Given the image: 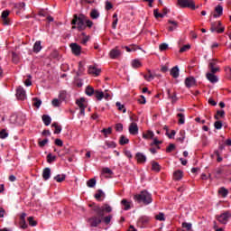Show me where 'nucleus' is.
<instances>
[{"label":"nucleus","instance_id":"f257e3e1","mask_svg":"<svg viewBox=\"0 0 231 231\" xmlns=\"http://www.w3.org/2000/svg\"><path fill=\"white\" fill-rule=\"evenodd\" d=\"M93 212H95L97 216L88 218L87 221L89 224V226L97 228V226L102 223V217H104L105 212H106V214L113 212V208H111L109 204H104L101 207L94 206Z\"/></svg>","mask_w":231,"mask_h":231},{"label":"nucleus","instance_id":"f03ea898","mask_svg":"<svg viewBox=\"0 0 231 231\" xmlns=\"http://www.w3.org/2000/svg\"><path fill=\"white\" fill-rule=\"evenodd\" d=\"M71 24H77L79 32H84L86 28H93V21L88 19V16L83 14H74Z\"/></svg>","mask_w":231,"mask_h":231},{"label":"nucleus","instance_id":"7ed1b4c3","mask_svg":"<svg viewBox=\"0 0 231 231\" xmlns=\"http://www.w3.org/2000/svg\"><path fill=\"white\" fill-rule=\"evenodd\" d=\"M134 201H137V203H143L144 205H150V203H152V195L149 193L147 190H142L140 194H136L134 196Z\"/></svg>","mask_w":231,"mask_h":231},{"label":"nucleus","instance_id":"20e7f679","mask_svg":"<svg viewBox=\"0 0 231 231\" xmlns=\"http://www.w3.org/2000/svg\"><path fill=\"white\" fill-rule=\"evenodd\" d=\"M177 5L180 8H190L191 10H196L194 0H178Z\"/></svg>","mask_w":231,"mask_h":231},{"label":"nucleus","instance_id":"39448f33","mask_svg":"<svg viewBox=\"0 0 231 231\" xmlns=\"http://www.w3.org/2000/svg\"><path fill=\"white\" fill-rule=\"evenodd\" d=\"M216 217L219 223H221L222 225H226V223H228V219H230L231 217V213L230 211H226L221 215L217 216Z\"/></svg>","mask_w":231,"mask_h":231},{"label":"nucleus","instance_id":"423d86ee","mask_svg":"<svg viewBox=\"0 0 231 231\" xmlns=\"http://www.w3.org/2000/svg\"><path fill=\"white\" fill-rule=\"evenodd\" d=\"M17 100H26V90L21 86L16 88Z\"/></svg>","mask_w":231,"mask_h":231},{"label":"nucleus","instance_id":"0eeeda50","mask_svg":"<svg viewBox=\"0 0 231 231\" xmlns=\"http://www.w3.org/2000/svg\"><path fill=\"white\" fill-rule=\"evenodd\" d=\"M8 15H10V11L5 10L2 12V21H3V24L4 26H9V24H12V21L10 20V18H8Z\"/></svg>","mask_w":231,"mask_h":231},{"label":"nucleus","instance_id":"6e6552de","mask_svg":"<svg viewBox=\"0 0 231 231\" xmlns=\"http://www.w3.org/2000/svg\"><path fill=\"white\" fill-rule=\"evenodd\" d=\"M184 84L188 89H190V88L197 86L196 79L194 77H188L185 79Z\"/></svg>","mask_w":231,"mask_h":231},{"label":"nucleus","instance_id":"1a4fd4ad","mask_svg":"<svg viewBox=\"0 0 231 231\" xmlns=\"http://www.w3.org/2000/svg\"><path fill=\"white\" fill-rule=\"evenodd\" d=\"M69 46L73 55H76V56L80 55L82 51V47L80 45H79L78 43H70Z\"/></svg>","mask_w":231,"mask_h":231},{"label":"nucleus","instance_id":"9d476101","mask_svg":"<svg viewBox=\"0 0 231 231\" xmlns=\"http://www.w3.org/2000/svg\"><path fill=\"white\" fill-rule=\"evenodd\" d=\"M217 65V61L216 60H211L208 63V68L211 73H217L219 71V67H216Z\"/></svg>","mask_w":231,"mask_h":231},{"label":"nucleus","instance_id":"9b49d317","mask_svg":"<svg viewBox=\"0 0 231 231\" xmlns=\"http://www.w3.org/2000/svg\"><path fill=\"white\" fill-rule=\"evenodd\" d=\"M210 32H217V33H223V32H225V27L217 28V22H212Z\"/></svg>","mask_w":231,"mask_h":231},{"label":"nucleus","instance_id":"f8f14e48","mask_svg":"<svg viewBox=\"0 0 231 231\" xmlns=\"http://www.w3.org/2000/svg\"><path fill=\"white\" fill-rule=\"evenodd\" d=\"M135 160L137 161V163H145V162H147V157L139 152L135 153Z\"/></svg>","mask_w":231,"mask_h":231},{"label":"nucleus","instance_id":"ddd939ff","mask_svg":"<svg viewBox=\"0 0 231 231\" xmlns=\"http://www.w3.org/2000/svg\"><path fill=\"white\" fill-rule=\"evenodd\" d=\"M129 133L134 136L138 134V125L136 123H131L129 125Z\"/></svg>","mask_w":231,"mask_h":231},{"label":"nucleus","instance_id":"4468645a","mask_svg":"<svg viewBox=\"0 0 231 231\" xmlns=\"http://www.w3.org/2000/svg\"><path fill=\"white\" fill-rule=\"evenodd\" d=\"M215 12H216V14H213V17L215 19H217V17H221V15H223V5H217L215 7Z\"/></svg>","mask_w":231,"mask_h":231},{"label":"nucleus","instance_id":"2eb2a0df","mask_svg":"<svg viewBox=\"0 0 231 231\" xmlns=\"http://www.w3.org/2000/svg\"><path fill=\"white\" fill-rule=\"evenodd\" d=\"M206 77H207L208 80H209V82H211V84H216V82H217V76H216V73L208 72L206 74Z\"/></svg>","mask_w":231,"mask_h":231},{"label":"nucleus","instance_id":"dca6fc26","mask_svg":"<svg viewBox=\"0 0 231 231\" xmlns=\"http://www.w3.org/2000/svg\"><path fill=\"white\" fill-rule=\"evenodd\" d=\"M120 55H122V52L120 51V50H118L116 48L113 49L109 52L110 59H118V57H120Z\"/></svg>","mask_w":231,"mask_h":231},{"label":"nucleus","instance_id":"f3484780","mask_svg":"<svg viewBox=\"0 0 231 231\" xmlns=\"http://www.w3.org/2000/svg\"><path fill=\"white\" fill-rule=\"evenodd\" d=\"M88 73H90V75H96V77H98V75L102 73V69H97L95 66H90L88 68Z\"/></svg>","mask_w":231,"mask_h":231},{"label":"nucleus","instance_id":"a211bd4d","mask_svg":"<svg viewBox=\"0 0 231 231\" xmlns=\"http://www.w3.org/2000/svg\"><path fill=\"white\" fill-rule=\"evenodd\" d=\"M42 178L45 181H47V180H50V178H51V169L45 168L42 172Z\"/></svg>","mask_w":231,"mask_h":231},{"label":"nucleus","instance_id":"6ab92c4d","mask_svg":"<svg viewBox=\"0 0 231 231\" xmlns=\"http://www.w3.org/2000/svg\"><path fill=\"white\" fill-rule=\"evenodd\" d=\"M168 24H171L168 27V32H174L178 28V22L168 20Z\"/></svg>","mask_w":231,"mask_h":231},{"label":"nucleus","instance_id":"aec40b11","mask_svg":"<svg viewBox=\"0 0 231 231\" xmlns=\"http://www.w3.org/2000/svg\"><path fill=\"white\" fill-rule=\"evenodd\" d=\"M170 75H171L173 79H178V77H180V69L178 66H175L171 69Z\"/></svg>","mask_w":231,"mask_h":231},{"label":"nucleus","instance_id":"412c9836","mask_svg":"<svg viewBox=\"0 0 231 231\" xmlns=\"http://www.w3.org/2000/svg\"><path fill=\"white\" fill-rule=\"evenodd\" d=\"M181 178H183V171L178 170V171H174L173 180H175L176 181H180V180H181Z\"/></svg>","mask_w":231,"mask_h":231},{"label":"nucleus","instance_id":"4be33fe9","mask_svg":"<svg viewBox=\"0 0 231 231\" xmlns=\"http://www.w3.org/2000/svg\"><path fill=\"white\" fill-rule=\"evenodd\" d=\"M167 93H168V98L171 100V104H176V102H178V97L176 96V92H173V94L171 95V90L168 89Z\"/></svg>","mask_w":231,"mask_h":231},{"label":"nucleus","instance_id":"5701e85b","mask_svg":"<svg viewBox=\"0 0 231 231\" xmlns=\"http://www.w3.org/2000/svg\"><path fill=\"white\" fill-rule=\"evenodd\" d=\"M152 171H153L154 172H160V171H162V166H160V163H158L157 162L152 161Z\"/></svg>","mask_w":231,"mask_h":231},{"label":"nucleus","instance_id":"b1692460","mask_svg":"<svg viewBox=\"0 0 231 231\" xmlns=\"http://www.w3.org/2000/svg\"><path fill=\"white\" fill-rule=\"evenodd\" d=\"M143 138H144V140L154 138V132L151 130L146 131V133L143 134Z\"/></svg>","mask_w":231,"mask_h":231},{"label":"nucleus","instance_id":"393cba45","mask_svg":"<svg viewBox=\"0 0 231 231\" xmlns=\"http://www.w3.org/2000/svg\"><path fill=\"white\" fill-rule=\"evenodd\" d=\"M97 90H95V88H93V87L91 86H88L85 89V93L86 95H88V97H93V95H95V92Z\"/></svg>","mask_w":231,"mask_h":231},{"label":"nucleus","instance_id":"a878e982","mask_svg":"<svg viewBox=\"0 0 231 231\" xmlns=\"http://www.w3.org/2000/svg\"><path fill=\"white\" fill-rule=\"evenodd\" d=\"M84 102H86V98L80 97L79 99L76 100L77 106H79V109L86 108L87 106L84 105Z\"/></svg>","mask_w":231,"mask_h":231},{"label":"nucleus","instance_id":"bb28decb","mask_svg":"<svg viewBox=\"0 0 231 231\" xmlns=\"http://www.w3.org/2000/svg\"><path fill=\"white\" fill-rule=\"evenodd\" d=\"M42 50V46L41 45V41H37L33 45V52L39 53Z\"/></svg>","mask_w":231,"mask_h":231},{"label":"nucleus","instance_id":"cd10ccee","mask_svg":"<svg viewBox=\"0 0 231 231\" xmlns=\"http://www.w3.org/2000/svg\"><path fill=\"white\" fill-rule=\"evenodd\" d=\"M90 17L91 19H98V17H100V12L97 9H92L90 12Z\"/></svg>","mask_w":231,"mask_h":231},{"label":"nucleus","instance_id":"c85d7f7f","mask_svg":"<svg viewBox=\"0 0 231 231\" xmlns=\"http://www.w3.org/2000/svg\"><path fill=\"white\" fill-rule=\"evenodd\" d=\"M121 205L124 207V210H129L131 208V202L125 199L121 201Z\"/></svg>","mask_w":231,"mask_h":231},{"label":"nucleus","instance_id":"c756f323","mask_svg":"<svg viewBox=\"0 0 231 231\" xmlns=\"http://www.w3.org/2000/svg\"><path fill=\"white\" fill-rule=\"evenodd\" d=\"M218 194L223 198H226L228 196V189H226L225 187H222L218 189Z\"/></svg>","mask_w":231,"mask_h":231},{"label":"nucleus","instance_id":"7c9ffc66","mask_svg":"<svg viewBox=\"0 0 231 231\" xmlns=\"http://www.w3.org/2000/svg\"><path fill=\"white\" fill-rule=\"evenodd\" d=\"M132 67L134 69H138V68H142V61H140V60H132Z\"/></svg>","mask_w":231,"mask_h":231},{"label":"nucleus","instance_id":"2f4dec72","mask_svg":"<svg viewBox=\"0 0 231 231\" xmlns=\"http://www.w3.org/2000/svg\"><path fill=\"white\" fill-rule=\"evenodd\" d=\"M66 98H68V93L65 90H62L59 94V100L61 102L66 101Z\"/></svg>","mask_w":231,"mask_h":231},{"label":"nucleus","instance_id":"473e14b6","mask_svg":"<svg viewBox=\"0 0 231 231\" xmlns=\"http://www.w3.org/2000/svg\"><path fill=\"white\" fill-rule=\"evenodd\" d=\"M42 121L45 125H50V124H51V117L48 115H43Z\"/></svg>","mask_w":231,"mask_h":231},{"label":"nucleus","instance_id":"72a5a7b5","mask_svg":"<svg viewBox=\"0 0 231 231\" xmlns=\"http://www.w3.org/2000/svg\"><path fill=\"white\" fill-rule=\"evenodd\" d=\"M55 181H57L58 183H62V181H64V180H66V174H61V175H56L54 177Z\"/></svg>","mask_w":231,"mask_h":231},{"label":"nucleus","instance_id":"f704fd0d","mask_svg":"<svg viewBox=\"0 0 231 231\" xmlns=\"http://www.w3.org/2000/svg\"><path fill=\"white\" fill-rule=\"evenodd\" d=\"M94 95H95V97L97 98V100H98V101H100V100H102V98H104V92H102L100 90H96Z\"/></svg>","mask_w":231,"mask_h":231},{"label":"nucleus","instance_id":"c9c22d12","mask_svg":"<svg viewBox=\"0 0 231 231\" xmlns=\"http://www.w3.org/2000/svg\"><path fill=\"white\" fill-rule=\"evenodd\" d=\"M104 196H106L104 191H102V189H97V192L95 194L94 198H96L97 201H100V199Z\"/></svg>","mask_w":231,"mask_h":231},{"label":"nucleus","instance_id":"e433bc0d","mask_svg":"<svg viewBox=\"0 0 231 231\" xmlns=\"http://www.w3.org/2000/svg\"><path fill=\"white\" fill-rule=\"evenodd\" d=\"M101 133H103L105 138H107V135L111 134V133H113V128H111V127L104 128L101 130Z\"/></svg>","mask_w":231,"mask_h":231},{"label":"nucleus","instance_id":"4c0bfd02","mask_svg":"<svg viewBox=\"0 0 231 231\" xmlns=\"http://www.w3.org/2000/svg\"><path fill=\"white\" fill-rule=\"evenodd\" d=\"M112 219H113V215H108L106 217H102V221H103V223H105V225H109V223H111Z\"/></svg>","mask_w":231,"mask_h":231},{"label":"nucleus","instance_id":"58836bf2","mask_svg":"<svg viewBox=\"0 0 231 231\" xmlns=\"http://www.w3.org/2000/svg\"><path fill=\"white\" fill-rule=\"evenodd\" d=\"M220 118H225V110H217V115L214 116L215 120H218Z\"/></svg>","mask_w":231,"mask_h":231},{"label":"nucleus","instance_id":"ea45409f","mask_svg":"<svg viewBox=\"0 0 231 231\" xmlns=\"http://www.w3.org/2000/svg\"><path fill=\"white\" fill-rule=\"evenodd\" d=\"M119 143H120V145H125V144L129 143V139H127V137H125V135H121Z\"/></svg>","mask_w":231,"mask_h":231},{"label":"nucleus","instance_id":"a19ab883","mask_svg":"<svg viewBox=\"0 0 231 231\" xmlns=\"http://www.w3.org/2000/svg\"><path fill=\"white\" fill-rule=\"evenodd\" d=\"M87 185H88L90 189H93V187H95V185H97V179L92 178V179L88 180L87 181Z\"/></svg>","mask_w":231,"mask_h":231},{"label":"nucleus","instance_id":"79ce46f5","mask_svg":"<svg viewBox=\"0 0 231 231\" xmlns=\"http://www.w3.org/2000/svg\"><path fill=\"white\" fill-rule=\"evenodd\" d=\"M177 141L180 142V143H183V142H185V130L180 131V137L177 138Z\"/></svg>","mask_w":231,"mask_h":231},{"label":"nucleus","instance_id":"37998d69","mask_svg":"<svg viewBox=\"0 0 231 231\" xmlns=\"http://www.w3.org/2000/svg\"><path fill=\"white\" fill-rule=\"evenodd\" d=\"M59 156H66V154H69V148L64 147L62 150L58 152Z\"/></svg>","mask_w":231,"mask_h":231},{"label":"nucleus","instance_id":"c03bdc74","mask_svg":"<svg viewBox=\"0 0 231 231\" xmlns=\"http://www.w3.org/2000/svg\"><path fill=\"white\" fill-rule=\"evenodd\" d=\"M32 102H33L34 107H37V108L41 107V104H42V101L38 97L32 98Z\"/></svg>","mask_w":231,"mask_h":231},{"label":"nucleus","instance_id":"a18cd8bd","mask_svg":"<svg viewBox=\"0 0 231 231\" xmlns=\"http://www.w3.org/2000/svg\"><path fill=\"white\" fill-rule=\"evenodd\" d=\"M27 221H28L30 226H37V221L35 220V218H33V217H29L27 218Z\"/></svg>","mask_w":231,"mask_h":231},{"label":"nucleus","instance_id":"49530a36","mask_svg":"<svg viewBox=\"0 0 231 231\" xmlns=\"http://www.w3.org/2000/svg\"><path fill=\"white\" fill-rule=\"evenodd\" d=\"M24 6H26L24 2L14 4V8H16V10H21L22 8H24Z\"/></svg>","mask_w":231,"mask_h":231},{"label":"nucleus","instance_id":"de8ad7c7","mask_svg":"<svg viewBox=\"0 0 231 231\" xmlns=\"http://www.w3.org/2000/svg\"><path fill=\"white\" fill-rule=\"evenodd\" d=\"M51 104L53 107H60V105L62 104V101L57 98L52 99Z\"/></svg>","mask_w":231,"mask_h":231},{"label":"nucleus","instance_id":"09e8293b","mask_svg":"<svg viewBox=\"0 0 231 231\" xmlns=\"http://www.w3.org/2000/svg\"><path fill=\"white\" fill-rule=\"evenodd\" d=\"M55 160H57V156L52 155L51 153H49L47 155V162L48 163H53V162H55Z\"/></svg>","mask_w":231,"mask_h":231},{"label":"nucleus","instance_id":"8fccbe9b","mask_svg":"<svg viewBox=\"0 0 231 231\" xmlns=\"http://www.w3.org/2000/svg\"><path fill=\"white\" fill-rule=\"evenodd\" d=\"M155 219L157 221H165V214L160 212L158 215L155 216Z\"/></svg>","mask_w":231,"mask_h":231},{"label":"nucleus","instance_id":"3c124183","mask_svg":"<svg viewBox=\"0 0 231 231\" xmlns=\"http://www.w3.org/2000/svg\"><path fill=\"white\" fill-rule=\"evenodd\" d=\"M0 138L2 140H5V138H8V132H6V129H2L0 131Z\"/></svg>","mask_w":231,"mask_h":231},{"label":"nucleus","instance_id":"603ef678","mask_svg":"<svg viewBox=\"0 0 231 231\" xmlns=\"http://www.w3.org/2000/svg\"><path fill=\"white\" fill-rule=\"evenodd\" d=\"M116 106L118 111H123V113H125V111H126L125 106L121 105L120 102H116Z\"/></svg>","mask_w":231,"mask_h":231},{"label":"nucleus","instance_id":"864d4df0","mask_svg":"<svg viewBox=\"0 0 231 231\" xmlns=\"http://www.w3.org/2000/svg\"><path fill=\"white\" fill-rule=\"evenodd\" d=\"M182 228H186V230H188V231L192 230V224L191 223L183 222L182 223Z\"/></svg>","mask_w":231,"mask_h":231},{"label":"nucleus","instance_id":"5fc2aeb1","mask_svg":"<svg viewBox=\"0 0 231 231\" xmlns=\"http://www.w3.org/2000/svg\"><path fill=\"white\" fill-rule=\"evenodd\" d=\"M115 129L117 133H122V131H124V125H122L121 123H118L116 125Z\"/></svg>","mask_w":231,"mask_h":231},{"label":"nucleus","instance_id":"6e6d98bb","mask_svg":"<svg viewBox=\"0 0 231 231\" xmlns=\"http://www.w3.org/2000/svg\"><path fill=\"white\" fill-rule=\"evenodd\" d=\"M106 145L107 149H115L116 147V143L115 142H106Z\"/></svg>","mask_w":231,"mask_h":231},{"label":"nucleus","instance_id":"4d7b16f0","mask_svg":"<svg viewBox=\"0 0 231 231\" xmlns=\"http://www.w3.org/2000/svg\"><path fill=\"white\" fill-rule=\"evenodd\" d=\"M177 116L179 117V124L180 125L185 124V115L178 114Z\"/></svg>","mask_w":231,"mask_h":231},{"label":"nucleus","instance_id":"13d9d810","mask_svg":"<svg viewBox=\"0 0 231 231\" xmlns=\"http://www.w3.org/2000/svg\"><path fill=\"white\" fill-rule=\"evenodd\" d=\"M176 149L175 143H170L169 146L166 148V152H172Z\"/></svg>","mask_w":231,"mask_h":231},{"label":"nucleus","instance_id":"bf43d9fd","mask_svg":"<svg viewBox=\"0 0 231 231\" xmlns=\"http://www.w3.org/2000/svg\"><path fill=\"white\" fill-rule=\"evenodd\" d=\"M143 77H144L145 80H147L148 82H151V80H152L154 78H156V74L144 75Z\"/></svg>","mask_w":231,"mask_h":231},{"label":"nucleus","instance_id":"052dcab7","mask_svg":"<svg viewBox=\"0 0 231 231\" xmlns=\"http://www.w3.org/2000/svg\"><path fill=\"white\" fill-rule=\"evenodd\" d=\"M187 50H190V44L183 45V46L180 49V53H185V51H187Z\"/></svg>","mask_w":231,"mask_h":231},{"label":"nucleus","instance_id":"680f3d73","mask_svg":"<svg viewBox=\"0 0 231 231\" xmlns=\"http://www.w3.org/2000/svg\"><path fill=\"white\" fill-rule=\"evenodd\" d=\"M153 15L155 17V19H159V17H161L162 19H163V14L158 12V9H154L153 10Z\"/></svg>","mask_w":231,"mask_h":231},{"label":"nucleus","instance_id":"e2e57ef3","mask_svg":"<svg viewBox=\"0 0 231 231\" xmlns=\"http://www.w3.org/2000/svg\"><path fill=\"white\" fill-rule=\"evenodd\" d=\"M12 57H13V62H14V64H17V62H19V55H17V53L13 51Z\"/></svg>","mask_w":231,"mask_h":231},{"label":"nucleus","instance_id":"0e129e2a","mask_svg":"<svg viewBox=\"0 0 231 231\" xmlns=\"http://www.w3.org/2000/svg\"><path fill=\"white\" fill-rule=\"evenodd\" d=\"M20 228H23V230H26V228H28V224H26V220H20Z\"/></svg>","mask_w":231,"mask_h":231},{"label":"nucleus","instance_id":"69168bd1","mask_svg":"<svg viewBox=\"0 0 231 231\" xmlns=\"http://www.w3.org/2000/svg\"><path fill=\"white\" fill-rule=\"evenodd\" d=\"M48 143V138L43 139L42 141L38 142L39 147L42 148Z\"/></svg>","mask_w":231,"mask_h":231},{"label":"nucleus","instance_id":"338daca9","mask_svg":"<svg viewBox=\"0 0 231 231\" xmlns=\"http://www.w3.org/2000/svg\"><path fill=\"white\" fill-rule=\"evenodd\" d=\"M214 127H215V129H221V127H223V122L216 121L214 123Z\"/></svg>","mask_w":231,"mask_h":231},{"label":"nucleus","instance_id":"774afa93","mask_svg":"<svg viewBox=\"0 0 231 231\" xmlns=\"http://www.w3.org/2000/svg\"><path fill=\"white\" fill-rule=\"evenodd\" d=\"M102 173L103 174H113V171H111V169H109V168H103V170H102Z\"/></svg>","mask_w":231,"mask_h":231}]
</instances>
